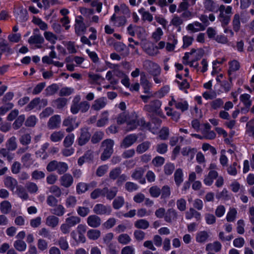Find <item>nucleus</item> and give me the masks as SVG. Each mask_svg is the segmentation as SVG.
<instances>
[{
  "label": "nucleus",
  "instance_id": "f257e3e1",
  "mask_svg": "<svg viewBox=\"0 0 254 254\" xmlns=\"http://www.w3.org/2000/svg\"><path fill=\"white\" fill-rule=\"evenodd\" d=\"M125 122L127 123V131L133 130L139 126L143 127L145 125L144 121L142 119L138 120L136 115L132 114L127 117L125 113H123L118 117L117 123L118 125H121Z\"/></svg>",
  "mask_w": 254,
  "mask_h": 254
},
{
  "label": "nucleus",
  "instance_id": "f03ea898",
  "mask_svg": "<svg viewBox=\"0 0 254 254\" xmlns=\"http://www.w3.org/2000/svg\"><path fill=\"white\" fill-rule=\"evenodd\" d=\"M220 12L219 19L223 27L226 26L230 22L231 15L232 13V7L231 6H225L221 5L219 8Z\"/></svg>",
  "mask_w": 254,
  "mask_h": 254
},
{
  "label": "nucleus",
  "instance_id": "7ed1b4c3",
  "mask_svg": "<svg viewBox=\"0 0 254 254\" xmlns=\"http://www.w3.org/2000/svg\"><path fill=\"white\" fill-rule=\"evenodd\" d=\"M143 66L144 69L150 75H160L161 73L160 66L151 61H145L143 63Z\"/></svg>",
  "mask_w": 254,
  "mask_h": 254
},
{
  "label": "nucleus",
  "instance_id": "20e7f679",
  "mask_svg": "<svg viewBox=\"0 0 254 254\" xmlns=\"http://www.w3.org/2000/svg\"><path fill=\"white\" fill-rule=\"evenodd\" d=\"M203 55V51L200 49H192L190 52L186 53L183 58V63L184 64H188V60H199Z\"/></svg>",
  "mask_w": 254,
  "mask_h": 254
},
{
  "label": "nucleus",
  "instance_id": "39448f33",
  "mask_svg": "<svg viewBox=\"0 0 254 254\" xmlns=\"http://www.w3.org/2000/svg\"><path fill=\"white\" fill-rule=\"evenodd\" d=\"M114 141L111 139H107L102 143L104 151L101 155V159L106 160L108 159L113 153Z\"/></svg>",
  "mask_w": 254,
  "mask_h": 254
},
{
  "label": "nucleus",
  "instance_id": "423d86ee",
  "mask_svg": "<svg viewBox=\"0 0 254 254\" xmlns=\"http://www.w3.org/2000/svg\"><path fill=\"white\" fill-rule=\"evenodd\" d=\"M143 50L150 56H155L159 54L156 46L149 41H144L141 43Z\"/></svg>",
  "mask_w": 254,
  "mask_h": 254
},
{
  "label": "nucleus",
  "instance_id": "0eeeda50",
  "mask_svg": "<svg viewBox=\"0 0 254 254\" xmlns=\"http://www.w3.org/2000/svg\"><path fill=\"white\" fill-rule=\"evenodd\" d=\"M95 213L98 215H109L111 214L112 208L109 205H105L102 204H97L93 208Z\"/></svg>",
  "mask_w": 254,
  "mask_h": 254
},
{
  "label": "nucleus",
  "instance_id": "6e6552de",
  "mask_svg": "<svg viewBox=\"0 0 254 254\" xmlns=\"http://www.w3.org/2000/svg\"><path fill=\"white\" fill-rule=\"evenodd\" d=\"M169 104L171 106L175 105L177 109H180L182 111L187 110L189 106L186 101L183 99H178L176 100L174 98H172L171 101L169 102Z\"/></svg>",
  "mask_w": 254,
  "mask_h": 254
},
{
  "label": "nucleus",
  "instance_id": "1a4fd4ad",
  "mask_svg": "<svg viewBox=\"0 0 254 254\" xmlns=\"http://www.w3.org/2000/svg\"><path fill=\"white\" fill-rule=\"evenodd\" d=\"M3 183L5 187L12 191H14L19 186L17 185V181L9 176H7L4 178Z\"/></svg>",
  "mask_w": 254,
  "mask_h": 254
},
{
  "label": "nucleus",
  "instance_id": "9d476101",
  "mask_svg": "<svg viewBox=\"0 0 254 254\" xmlns=\"http://www.w3.org/2000/svg\"><path fill=\"white\" fill-rule=\"evenodd\" d=\"M240 68V64L238 61L233 60L229 63V68L228 73L230 80L235 78V72Z\"/></svg>",
  "mask_w": 254,
  "mask_h": 254
},
{
  "label": "nucleus",
  "instance_id": "9b49d317",
  "mask_svg": "<svg viewBox=\"0 0 254 254\" xmlns=\"http://www.w3.org/2000/svg\"><path fill=\"white\" fill-rule=\"evenodd\" d=\"M88 225L92 228L98 227L101 223L100 218L96 215H90L87 219Z\"/></svg>",
  "mask_w": 254,
  "mask_h": 254
},
{
  "label": "nucleus",
  "instance_id": "f8f14e48",
  "mask_svg": "<svg viewBox=\"0 0 254 254\" xmlns=\"http://www.w3.org/2000/svg\"><path fill=\"white\" fill-rule=\"evenodd\" d=\"M63 125L67 127L66 131L70 132L78 126V123L75 122V119L67 118L64 121Z\"/></svg>",
  "mask_w": 254,
  "mask_h": 254
},
{
  "label": "nucleus",
  "instance_id": "ddd939ff",
  "mask_svg": "<svg viewBox=\"0 0 254 254\" xmlns=\"http://www.w3.org/2000/svg\"><path fill=\"white\" fill-rule=\"evenodd\" d=\"M137 140V137L134 134H129L126 136L123 140L121 146L126 148L132 145Z\"/></svg>",
  "mask_w": 254,
  "mask_h": 254
},
{
  "label": "nucleus",
  "instance_id": "4468645a",
  "mask_svg": "<svg viewBox=\"0 0 254 254\" xmlns=\"http://www.w3.org/2000/svg\"><path fill=\"white\" fill-rule=\"evenodd\" d=\"M60 123V116L59 115H55L49 119L48 123V127L51 129H55L59 127Z\"/></svg>",
  "mask_w": 254,
  "mask_h": 254
},
{
  "label": "nucleus",
  "instance_id": "2eb2a0df",
  "mask_svg": "<svg viewBox=\"0 0 254 254\" xmlns=\"http://www.w3.org/2000/svg\"><path fill=\"white\" fill-rule=\"evenodd\" d=\"M186 28L188 31L194 33L203 30L204 29V27L200 23L195 21L192 23L188 24Z\"/></svg>",
  "mask_w": 254,
  "mask_h": 254
},
{
  "label": "nucleus",
  "instance_id": "dca6fc26",
  "mask_svg": "<svg viewBox=\"0 0 254 254\" xmlns=\"http://www.w3.org/2000/svg\"><path fill=\"white\" fill-rule=\"evenodd\" d=\"M218 177V173L215 171H210L208 174L206 176L204 179V183L206 186H211L213 181Z\"/></svg>",
  "mask_w": 254,
  "mask_h": 254
},
{
  "label": "nucleus",
  "instance_id": "f3484780",
  "mask_svg": "<svg viewBox=\"0 0 254 254\" xmlns=\"http://www.w3.org/2000/svg\"><path fill=\"white\" fill-rule=\"evenodd\" d=\"M144 174V170L142 168H139L135 170L131 175V177L136 180H139L140 183L144 184L145 183V180L142 178Z\"/></svg>",
  "mask_w": 254,
  "mask_h": 254
},
{
  "label": "nucleus",
  "instance_id": "a211bd4d",
  "mask_svg": "<svg viewBox=\"0 0 254 254\" xmlns=\"http://www.w3.org/2000/svg\"><path fill=\"white\" fill-rule=\"evenodd\" d=\"M73 178L69 174H66L63 176L60 179L61 184L64 187L68 188L73 183Z\"/></svg>",
  "mask_w": 254,
  "mask_h": 254
},
{
  "label": "nucleus",
  "instance_id": "6ab92c4d",
  "mask_svg": "<svg viewBox=\"0 0 254 254\" xmlns=\"http://www.w3.org/2000/svg\"><path fill=\"white\" fill-rule=\"evenodd\" d=\"M110 21L113 22L114 25L120 27L124 25L126 23V18L124 16L116 17L115 13L111 17Z\"/></svg>",
  "mask_w": 254,
  "mask_h": 254
},
{
  "label": "nucleus",
  "instance_id": "aec40b11",
  "mask_svg": "<svg viewBox=\"0 0 254 254\" xmlns=\"http://www.w3.org/2000/svg\"><path fill=\"white\" fill-rule=\"evenodd\" d=\"M160 106V102L159 100H154L150 104L146 105L144 108L149 112H156Z\"/></svg>",
  "mask_w": 254,
  "mask_h": 254
},
{
  "label": "nucleus",
  "instance_id": "412c9836",
  "mask_svg": "<svg viewBox=\"0 0 254 254\" xmlns=\"http://www.w3.org/2000/svg\"><path fill=\"white\" fill-rule=\"evenodd\" d=\"M106 104V99L105 98H100L94 101L92 106V108L95 110H100L103 108Z\"/></svg>",
  "mask_w": 254,
  "mask_h": 254
},
{
  "label": "nucleus",
  "instance_id": "4be33fe9",
  "mask_svg": "<svg viewBox=\"0 0 254 254\" xmlns=\"http://www.w3.org/2000/svg\"><path fill=\"white\" fill-rule=\"evenodd\" d=\"M68 216L67 217L65 222L67 223L69 226L72 227L80 222V218L77 216H70L69 214H67Z\"/></svg>",
  "mask_w": 254,
  "mask_h": 254
},
{
  "label": "nucleus",
  "instance_id": "5701e85b",
  "mask_svg": "<svg viewBox=\"0 0 254 254\" xmlns=\"http://www.w3.org/2000/svg\"><path fill=\"white\" fill-rule=\"evenodd\" d=\"M90 135L86 129H82L81 135L78 139V143L80 145L85 144L89 139Z\"/></svg>",
  "mask_w": 254,
  "mask_h": 254
},
{
  "label": "nucleus",
  "instance_id": "b1692460",
  "mask_svg": "<svg viewBox=\"0 0 254 254\" xmlns=\"http://www.w3.org/2000/svg\"><path fill=\"white\" fill-rule=\"evenodd\" d=\"M49 146L48 143H45L42 145L40 149L36 152V154L37 157H40L43 159H46L48 158V154L46 152V150L48 148Z\"/></svg>",
  "mask_w": 254,
  "mask_h": 254
},
{
  "label": "nucleus",
  "instance_id": "393cba45",
  "mask_svg": "<svg viewBox=\"0 0 254 254\" xmlns=\"http://www.w3.org/2000/svg\"><path fill=\"white\" fill-rule=\"evenodd\" d=\"M59 219L54 215L49 216L46 220V224L47 226L54 228L58 225Z\"/></svg>",
  "mask_w": 254,
  "mask_h": 254
},
{
  "label": "nucleus",
  "instance_id": "a878e982",
  "mask_svg": "<svg viewBox=\"0 0 254 254\" xmlns=\"http://www.w3.org/2000/svg\"><path fill=\"white\" fill-rule=\"evenodd\" d=\"M100 236L101 232L97 229H90L87 232V237L91 240H96Z\"/></svg>",
  "mask_w": 254,
  "mask_h": 254
},
{
  "label": "nucleus",
  "instance_id": "bb28decb",
  "mask_svg": "<svg viewBox=\"0 0 254 254\" xmlns=\"http://www.w3.org/2000/svg\"><path fill=\"white\" fill-rule=\"evenodd\" d=\"M161 124L159 120H152L151 123L148 125L149 129L154 134L157 133L158 131L159 127Z\"/></svg>",
  "mask_w": 254,
  "mask_h": 254
},
{
  "label": "nucleus",
  "instance_id": "cd10ccee",
  "mask_svg": "<svg viewBox=\"0 0 254 254\" xmlns=\"http://www.w3.org/2000/svg\"><path fill=\"white\" fill-rule=\"evenodd\" d=\"M13 246L15 249L19 252H24L26 250L27 245L24 241L20 240H17L14 242Z\"/></svg>",
  "mask_w": 254,
  "mask_h": 254
},
{
  "label": "nucleus",
  "instance_id": "c85d7f7f",
  "mask_svg": "<svg viewBox=\"0 0 254 254\" xmlns=\"http://www.w3.org/2000/svg\"><path fill=\"white\" fill-rule=\"evenodd\" d=\"M64 137V133L62 131H54L50 135L52 141L56 142L60 141Z\"/></svg>",
  "mask_w": 254,
  "mask_h": 254
},
{
  "label": "nucleus",
  "instance_id": "c756f323",
  "mask_svg": "<svg viewBox=\"0 0 254 254\" xmlns=\"http://www.w3.org/2000/svg\"><path fill=\"white\" fill-rule=\"evenodd\" d=\"M140 84L144 89V92H147L151 86V83L146 78L144 72L140 73Z\"/></svg>",
  "mask_w": 254,
  "mask_h": 254
},
{
  "label": "nucleus",
  "instance_id": "7c9ffc66",
  "mask_svg": "<svg viewBox=\"0 0 254 254\" xmlns=\"http://www.w3.org/2000/svg\"><path fill=\"white\" fill-rule=\"evenodd\" d=\"M210 128V126L209 124L205 125V130L203 131L204 138L208 139H214L216 137V134L213 131H208Z\"/></svg>",
  "mask_w": 254,
  "mask_h": 254
},
{
  "label": "nucleus",
  "instance_id": "2f4dec72",
  "mask_svg": "<svg viewBox=\"0 0 254 254\" xmlns=\"http://www.w3.org/2000/svg\"><path fill=\"white\" fill-rule=\"evenodd\" d=\"M251 96L248 94H242L240 97V100L244 105L247 108H250L252 105V101L250 100Z\"/></svg>",
  "mask_w": 254,
  "mask_h": 254
},
{
  "label": "nucleus",
  "instance_id": "473e14b6",
  "mask_svg": "<svg viewBox=\"0 0 254 254\" xmlns=\"http://www.w3.org/2000/svg\"><path fill=\"white\" fill-rule=\"evenodd\" d=\"M221 245L218 242H215L213 243L208 244L206 247V250L207 251L219 252L221 249Z\"/></svg>",
  "mask_w": 254,
  "mask_h": 254
},
{
  "label": "nucleus",
  "instance_id": "72a5a7b5",
  "mask_svg": "<svg viewBox=\"0 0 254 254\" xmlns=\"http://www.w3.org/2000/svg\"><path fill=\"white\" fill-rule=\"evenodd\" d=\"M230 189L231 190L235 193L239 191L243 192L244 190V187L243 186H241L239 182L235 180L231 184Z\"/></svg>",
  "mask_w": 254,
  "mask_h": 254
},
{
  "label": "nucleus",
  "instance_id": "f704fd0d",
  "mask_svg": "<svg viewBox=\"0 0 254 254\" xmlns=\"http://www.w3.org/2000/svg\"><path fill=\"white\" fill-rule=\"evenodd\" d=\"M138 12L141 14L143 20L151 22L153 20V16L149 12L145 11L144 8L139 9Z\"/></svg>",
  "mask_w": 254,
  "mask_h": 254
},
{
  "label": "nucleus",
  "instance_id": "c9c22d12",
  "mask_svg": "<svg viewBox=\"0 0 254 254\" xmlns=\"http://www.w3.org/2000/svg\"><path fill=\"white\" fill-rule=\"evenodd\" d=\"M131 238L127 234H120L118 237V241L119 243L123 245H127L131 241Z\"/></svg>",
  "mask_w": 254,
  "mask_h": 254
},
{
  "label": "nucleus",
  "instance_id": "e433bc0d",
  "mask_svg": "<svg viewBox=\"0 0 254 254\" xmlns=\"http://www.w3.org/2000/svg\"><path fill=\"white\" fill-rule=\"evenodd\" d=\"M208 235L205 231H201L197 233L196 235V241L198 243H204L207 239Z\"/></svg>",
  "mask_w": 254,
  "mask_h": 254
},
{
  "label": "nucleus",
  "instance_id": "4c0bfd02",
  "mask_svg": "<svg viewBox=\"0 0 254 254\" xmlns=\"http://www.w3.org/2000/svg\"><path fill=\"white\" fill-rule=\"evenodd\" d=\"M149 222L145 219H139L135 221L134 226L138 229H146L149 227Z\"/></svg>",
  "mask_w": 254,
  "mask_h": 254
},
{
  "label": "nucleus",
  "instance_id": "58836bf2",
  "mask_svg": "<svg viewBox=\"0 0 254 254\" xmlns=\"http://www.w3.org/2000/svg\"><path fill=\"white\" fill-rule=\"evenodd\" d=\"M175 183L177 185H180L183 181V173L182 169H178L174 174Z\"/></svg>",
  "mask_w": 254,
  "mask_h": 254
},
{
  "label": "nucleus",
  "instance_id": "ea45409f",
  "mask_svg": "<svg viewBox=\"0 0 254 254\" xmlns=\"http://www.w3.org/2000/svg\"><path fill=\"white\" fill-rule=\"evenodd\" d=\"M237 211L235 208H230L226 215V219L228 222H233L236 217Z\"/></svg>",
  "mask_w": 254,
  "mask_h": 254
},
{
  "label": "nucleus",
  "instance_id": "a19ab883",
  "mask_svg": "<svg viewBox=\"0 0 254 254\" xmlns=\"http://www.w3.org/2000/svg\"><path fill=\"white\" fill-rule=\"evenodd\" d=\"M116 13L127 14L129 13L128 7L125 4H121L120 7L117 5L114 7Z\"/></svg>",
  "mask_w": 254,
  "mask_h": 254
},
{
  "label": "nucleus",
  "instance_id": "79ce46f5",
  "mask_svg": "<svg viewBox=\"0 0 254 254\" xmlns=\"http://www.w3.org/2000/svg\"><path fill=\"white\" fill-rule=\"evenodd\" d=\"M163 32L161 28H157L152 34V39L156 42L159 41L163 35Z\"/></svg>",
  "mask_w": 254,
  "mask_h": 254
},
{
  "label": "nucleus",
  "instance_id": "37998d69",
  "mask_svg": "<svg viewBox=\"0 0 254 254\" xmlns=\"http://www.w3.org/2000/svg\"><path fill=\"white\" fill-rule=\"evenodd\" d=\"M16 138L14 136L10 138L7 142L6 146L8 150H14L17 147Z\"/></svg>",
  "mask_w": 254,
  "mask_h": 254
},
{
  "label": "nucleus",
  "instance_id": "c03bdc74",
  "mask_svg": "<svg viewBox=\"0 0 254 254\" xmlns=\"http://www.w3.org/2000/svg\"><path fill=\"white\" fill-rule=\"evenodd\" d=\"M240 16L239 14H235L233 20V26L234 30L238 32L240 28Z\"/></svg>",
  "mask_w": 254,
  "mask_h": 254
},
{
  "label": "nucleus",
  "instance_id": "a18cd8bd",
  "mask_svg": "<svg viewBox=\"0 0 254 254\" xmlns=\"http://www.w3.org/2000/svg\"><path fill=\"white\" fill-rule=\"evenodd\" d=\"M0 209L2 213H7L11 209V204L8 201H2L0 205Z\"/></svg>",
  "mask_w": 254,
  "mask_h": 254
},
{
  "label": "nucleus",
  "instance_id": "49530a36",
  "mask_svg": "<svg viewBox=\"0 0 254 254\" xmlns=\"http://www.w3.org/2000/svg\"><path fill=\"white\" fill-rule=\"evenodd\" d=\"M177 217V212L174 209H169L165 216V219L167 222H171L172 219Z\"/></svg>",
  "mask_w": 254,
  "mask_h": 254
},
{
  "label": "nucleus",
  "instance_id": "de8ad7c7",
  "mask_svg": "<svg viewBox=\"0 0 254 254\" xmlns=\"http://www.w3.org/2000/svg\"><path fill=\"white\" fill-rule=\"evenodd\" d=\"M32 21L42 30H46L48 28L47 24L40 18L34 17Z\"/></svg>",
  "mask_w": 254,
  "mask_h": 254
},
{
  "label": "nucleus",
  "instance_id": "09e8293b",
  "mask_svg": "<svg viewBox=\"0 0 254 254\" xmlns=\"http://www.w3.org/2000/svg\"><path fill=\"white\" fill-rule=\"evenodd\" d=\"M17 195L21 198L24 200H26L28 198V195L25 191V190L21 186H18L16 188V190L15 191Z\"/></svg>",
  "mask_w": 254,
  "mask_h": 254
},
{
  "label": "nucleus",
  "instance_id": "8fccbe9b",
  "mask_svg": "<svg viewBox=\"0 0 254 254\" xmlns=\"http://www.w3.org/2000/svg\"><path fill=\"white\" fill-rule=\"evenodd\" d=\"M38 119L33 115L29 116L26 120L25 125L27 127H34L37 122Z\"/></svg>",
  "mask_w": 254,
  "mask_h": 254
},
{
  "label": "nucleus",
  "instance_id": "3c124183",
  "mask_svg": "<svg viewBox=\"0 0 254 254\" xmlns=\"http://www.w3.org/2000/svg\"><path fill=\"white\" fill-rule=\"evenodd\" d=\"M108 121V114L106 112H104L102 114V117L100 119H99L97 123L98 127H103L107 123Z\"/></svg>",
  "mask_w": 254,
  "mask_h": 254
},
{
  "label": "nucleus",
  "instance_id": "603ef678",
  "mask_svg": "<svg viewBox=\"0 0 254 254\" xmlns=\"http://www.w3.org/2000/svg\"><path fill=\"white\" fill-rule=\"evenodd\" d=\"M80 98L79 96H76L73 100V104L71 107V112L73 114H76L79 111V105L77 104V103L80 100Z\"/></svg>",
  "mask_w": 254,
  "mask_h": 254
},
{
  "label": "nucleus",
  "instance_id": "864d4df0",
  "mask_svg": "<svg viewBox=\"0 0 254 254\" xmlns=\"http://www.w3.org/2000/svg\"><path fill=\"white\" fill-rule=\"evenodd\" d=\"M149 146L150 143L148 142H144L137 146L136 151L138 153H142L149 148Z\"/></svg>",
  "mask_w": 254,
  "mask_h": 254
},
{
  "label": "nucleus",
  "instance_id": "5fc2aeb1",
  "mask_svg": "<svg viewBox=\"0 0 254 254\" xmlns=\"http://www.w3.org/2000/svg\"><path fill=\"white\" fill-rule=\"evenodd\" d=\"M177 208L181 211H184L186 209L187 202L184 198H180L176 202Z\"/></svg>",
  "mask_w": 254,
  "mask_h": 254
},
{
  "label": "nucleus",
  "instance_id": "6e6d98bb",
  "mask_svg": "<svg viewBox=\"0 0 254 254\" xmlns=\"http://www.w3.org/2000/svg\"><path fill=\"white\" fill-rule=\"evenodd\" d=\"M124 202V199L123 197H117L113 202L114 208L116 209L120 208L123 205Z\"/></svg>",
  "mask_w": 254,
  "mask_h": 254
},
{
  "label": "nucleus",
  "instance_id": "4d7b16f0",
  "mask_svg": "<svg viewBox=\"0 0 254 254\" xmlns=\"http://www.w3.org/2000/svg\"><path fill=\"white\" fill-rule=\"evenodd\" d=\"M90 212V209L88 207L85 206H79L77 208V212L79 215L81 217H85L88 215Z\"/></svg>",
  "mask_w": 254,
  "mask_h": 254
},
{
  "label": "nucleus",
  "instance_id": "13d9d810",
  "mask_svg": "<svg viewBox=\"0 0 254 254\" xmlns=\"http://www.w3.org/2000/svg\"><path fill=\"white\" fill-rule=\"evenodd\" d=\"M37 247L40 251H44L48 249V244L46 240L40 239L37 242Z\"/></svg>",
  "mask_w": 254,
  "mask_h": 254
},
{
  "label": "nucleus",
  "instance_id": "bf43d9fd",
  "mask_svg": "<svg viewBox=\"0 0 254 254\" xmlns=\"http://www.w3.org/2000/svg\"><path fill=\"white\" fill-rule=\"evenodd\" d=\"M25 120V116L23 115L19 116L15 121L13 124V127L14 129L19 128L22 125L24 121Z\"/></svg>",
  "mask_w": 254,
  "mask_h": 254
},
{
  "label": "nucleus",
  "instance_id": "052dcab7",
  "mask_svg": "<svg viewBox=\"0 0 254 254\" xmlns=\"http://www.w3.org/2000/svg\"><path fill=\"white\" fill-rule=\"evenodd\" d=\"M150 195L153 197H158L161 194V190L157 186H153L149 189Z\"/></svg>",
  "mask_w": 254,
  "mask_h": 254
},
{
  "label": "nucleus",
  "instance_id": "680f3d73",
  "mask_svg": "<svg viewBox=\"0 0 254 254\" xmlns=\"http://www.w3.org/2000/svg\"><path fill=\"white\" fill-rule=\"evenodd\" d=\"M44 35L47 40L53 44L55 43L57 39L56 36L49 31L45 32Z\"/></svg>",
  "mask_w": 254,
  "mask_h": 254
},
{
  "label": "nucleus",
  "instance_id": "e2e57ef3",
  "mask_svg": "<svg viewBox=\"0 0 254 254\" xmlns=\"http://www.w3.org/2000/svg\"><path fill=\"white\" fill-rule=\"evenodd\" d=\"M74 140V135L73 134H68L65 137L64 141V144L65 147H69L71 146Z\"/></svg>",
  "mask_w": 254,
  "mask_h": 254
},
{
  "label": "nucleus",
  "instance_id": "0e129e2a",
  "mask_svg": "<svg viewBox=\"0 0 254 254\" xmlns=\"http://www.w3.org/2000/svg\"><path fill=\"white\" fill-rule=\"evenodd\" d=\"M68 169V166L64 162H58L57 172L59 174H61L65 172Z\"/></svg>",
  "mask_w": 254,
  "mask_h": 254
},
{
  "label": "nucleus",
  "instance_id": "69168bd1",
  "mask_svg": "<svg viewBox=\"0 0 254 254\" xmlns=\"http://www.w3.org/2000/svg\"><path fill=\"white\" fill-rule=\"evenodd\" d=\"M40 100L39 98H35L33 99L26 107L25 110L26 111H30L35 109L39 104Z\"/></svg>",
  "mask_w": 254,
  "mask_h": 254
},
{
  "label": "nucleus",
  "instance_id": "338daca9",
  "mask_svg": "<svg viewBox=\"0 0 254 254\" xmlns=\"http://www.w3.org/2000/svg\"><path fill=\"white\" fill-rule=\"evenodd\" d=\"M88 189V186L84 183H78L76 186V191L79 194L85 192Z\"/></svg>",
  "mask_w": 254,
  "mask_h": 254
},
{
  "label": "nucleus",
  "instance_id": "774afa93",
  "mask_svg": "<svg viewBox=\"0 0 254 254\" xmlns=\"http://www.w3.org/2000/svg\"><path fill=\"white\" fill-rule=\"evenodd\" d=\"M117 222V220L114 218H110L103 225V227L106 229H109L115 226Z\"/></svg>",
  "mask_w": 254,
  "mask_h": 254
}]
</instances>
